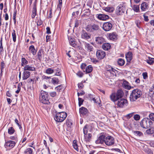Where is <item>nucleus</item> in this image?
Returning a JSON list of instances; mask_svg holds the SVG:
<instances>
[{"instance_id": "nucleus-41", "label": "nucleus", "mask_w": 154, "mask_h": 154, "mask_svg": "<svg viewBox=\"0 0 154 154\" xmlns=\"http://www.w3.org/2000/svg\"><path fill=\"white\" fill-rule=\"evenodd\" d=\"M104 10L107 12L110 13L114 11V9L112 7H107L105 8Z\"/></svg>"}, {"instance_id": "nucleus-52", "label": "nucleus", "mask_w": 154, "mask_h": 154, "mask_svg": "<svg viewBox=\"0 0 154 154\" xmlns=\"http://www.w3.org/2000/svg\"><path fill=\"white\" fill-rule=\"evenodd\" d=\"M50 94L51 97H54L56 96L57 95V93L56 92L53 91L51 92L50 93Z\"/></svg>"}, {"instance_id": "nucleus-24", "label": "nucleus", "mask_w": 154, "mask_h": 154, "mask_svg": "<svg viewBox=\"0 0 154 154\" xmlns=\"http://www.w3.org/2000/svg\"><path fill=\"white\" fill-rule=\"evenodd\" d=\"M30 73L28 71H25L23 72V80L26 79L30 76Z\"/></svg>"}, {"instance_id": "nucleus-48", "label": "nucleus", "mask_w": 154, "mask_h": 154, "mask_svg": "<svg viewBox=\"0 0 154 154\" xmlns=\"http://www.w3.org/2000/svg\"><path fill=\"white\" fill-rule=\"evenodd\" d=\"M88 98H89L91 100H93L94 102L95 103H97V102H96V100L93 97V96L91 94H89L88 96Z\"/></svg>"}, {"instance_id": "nucleus-61", "label": "nucleus", "mask_w": 154, "mask_h": 154, "mask_svg": "<svg viewBox=\"0 0 154 154\" xmlns=\"http://www.w3.org/2000/svg\"><path fill=\"white\" fill-rule=\"evenodd\" d=\"M84 85L81 82L80 83H79L78 84V87L79 88H83Z\"/></svg>"}, {"instance_id": "nucleus-19", "label": "nucleus", "mask_w": 154, "mask_h": 154, "mask_svg": "<svg viewBox=\"0 0 154 154\" xmlns=\"http://www.w3.org/2000/svg\"><path fill=\"white\" fill-rule=\"evenodd\" d=\"M81 37L82 38L88 40L90 38L91 35L84 31L83 33L81 35Z\"/></svg>"}, {"instance_id": "nucleus-38", "label": "nucleus", "mask_w": 154, "mask_h": 154, "mask_svg": "<svg viewBox=\"0 0 154 154\" xmlns=\"http://www.w3.org/2000/svg\"><path fill=\"white\" fill-rule=\"evenodd\" d=\"M12 36L13 41L14 42H15L16 40V34L15 31L14 30H12Z\"/></svg>"}, {"instance_id": "nucleus-34", "label": "nucleus", "mask_w": 154, "mask_h": 154, "mask_svg": "<svg viewBox=\"0 0 154 154\" xmlns=\"http://www.w3.org/2000/svg\"><path fill=\"white\" fill-rule=\"evenodd\" d=\"M146 62L148 64L151 65L154 63V58L148 57V59L146 60Z\"/></svg>"}, {"instance_id": "nucleus-23", "label": "nucleus", "mask_w": 154, "mask_h": 154, "mask_svg": "<svg viewBox=\"0 0 154 154\" xmlns=\"http://www.w3.org/2000/svg\"><path fill=\"white\" fill-rule=\"evenodd\" d=\"M68 39L70 45L75 48H77L78 46L75 43L74 39L73 38H69Z\"/></svg>"}, {"instance_id": "nucleus-36", "label": "nucleus", "mask_w": 154, "mask_h": 154, "mask_svg": "<svg viewBox=\"0 0 154 154\" xmlns=\"http://www.w3.org/2000/svg\"><path fill=\"white\" fill-rule=\"evenodd\" d=\"M125 62L124 60L120 58L118 60V63L119 65L120 66H123L125 64Z\"/></svg>"}, {"instance_id": "nucleus-54", "label": "nucleus", "mask_w": 154, "mask_h": 154, "mask_svg": "<svg viewBox=\"0 0 154 154\" xmlns=\"http://www.w3.org/2000/svg\"><path fill=\"white\" fill-rule=\"evenodd\" d=\"M143 78L144 79H146L148 77L147 74V72H143L142 74Z\"/></svg>"}, {"instance_id": "nucleus-59", "label": "nucleus", "mask_w": 154, "mask_h": 154, "mask_svg": "<svg viewBox=\"0 0 154 154\" xmlns=\"http://www.w3.org/2000/svg\"><path fill=\"white\" fill-rule=\"evenodd\" d=\"M91 60L92 61L95 63H98L99 62V61L97 60L96 59L94 58H92L91 59Z\"/></svg>"}, {"instance_id": "nucleus-62", "label": "nucleus", "mask_w": 154, "mask_h": 154, "mask_svg": "<svg viewBox=\"0 0 154 154\" xmlns=\"http://www.w3.org/2000/svg\"><path fill=\"white\" fill-rule=\"evenodd\" d=\"M140 22L139 20H137L136 21V23L137 25V27L138 28L140 27Z\"/></svg>"}, {"instance_id": "nucleus-47", "label": "nucleus", "mask_w": 154, "mask_h": 154, "mask_svg": "<svg viewBox=\"0 0 154 154\" xmlns=\"http://www.w3.org/2000/svg\"><path fill=\"white\" fill-rule=\"evenodd\" d=\"M134 119L136 121L139 120L140 119V116L139 115L135 114L134 116Z\"/></svg>"}, {"instance_id": "nucleus-31", "label": "nucleus", "mask_w": 154, "mask_h": 154, "mask_svg": "<svg viewBox=\"0 0 154 154\" xmlns=\"http://www.w3.org/2000/svg\"><path fill=\"white\" fill-rule=\"evenodd\" d=\"M72 146H73V148L75 150H76L77 151H79V149L78 148V146L77 145V141L76 140H74L73 141Z\"/></svg>"}, {"instance_id": "nucleus-53", "label": "nucleus", "mask_w": 154, "mask_h": 154, "mask_svg": "<svg viewBox=\"0 0 154 154\" xmlns=\"http://www.w3.org/2000/svg\"><path fill=\"white\" fill-rule=\"evenodd\" d=\"M15 122L17 125L18 126V127H19V128L20 129L21 128H22V127H21V125L18 123V120L17 119H15Z\"/></svg>"}, {"instance_id": "nucleus-29", "label": "nucleus", "mask_w": 154, "mask_h": 154, "mask_svg": "<svg viewBox=\"0 0 154 154\" xmlns=\"http://www.w3.org/2000/svg\"><path fill=\"white\" fill-rule=\"evenodd\" d=\"M90 129L91 130V129L88 125H86L83 128V133L84 134H86L88 132V130Z\"/></svg>"}, {"instance_id": "nucleus-30", "label": "nucleus", "mask_w": 154, "mask_h": 154, "mask_svg": "<svg viewBox=\"0 0 154 154\" xmlns=\"http://www.w3.org/2000/svg\"><path fill=\"white\" fill-rule=\"evenodd\" d=\"M93 69V67L92 66L89 65L86 68L85 71L87 73H89L91 72Z\"/></svg>"}, {"instance_id": "nucleus-27", "label": "nucleus", "mask_w": 154, "mask_h": 154, "mask_svg": "<svg viewBox=\"0 0 154 154\" xmlns=\"http://www.w3.org/2000/svg\"><path fill=\"white\" fill-rule=\"evenodd\" d=\"M37 14V8L36 6H33L32 10V13L31 17L32 18H34L35 17Z\"/></svg>"}, {"instance_id": "nucleus-16", "label": "nucleus", "mask_w": 154, "mask_h": 154, "mask_svg": "<svg viewBox=\"0 0 154 154\" xmlns=\"http://www.w3.org/2000/svg\"><path fill=\"white\" fill-rule=\"evenodd\" d=\"M97 17L100 20H105L109 18L108 15L104 14H99L96 15Z\"/></svg>"}, {"instance_id": "nucleus-25", "label": "nucleus", "mask_w": 154, "mask_h": 154, "mask_svg": "<svg viewBox=\"0 0 154 154\" xmlns=\"http://www.w3.org/2000/svg\"><path fill=\"white\" fill-rule=\"evenodd\" d=\"M103 49L105 50H108L111 48V45L109 43H104L102 45Z\"/></svg>"}, {"instance_id": "nucleus-8", "label": "nucleus", "mask_w": 154, "mask_h": 154, "mask_svg": "<svg viewBox=\"0 0 154 154\" xmlns=\"http://www.w3.org/2000/svg\"><path fill=\"white\" fill-rule=\"evenodd\" d=\"M106 133H102L100 134L98 138L95 141V143L97 144H103L105 143V138L106 137Z\"/></svg>"}, {"instance_id": "nucleus-4", "label": "nucleus", "mask_w": 154, "mask_h": 154, "mask_svg": "<svg viewBox=\"0 0 154 154\" xmlns=\"http://www.w3.org/2000/svg\"><path fill=\"white\" fill-rule=\"evenodd\" d=\"M67 113L64 112H56L54 117L55 121L58 122H63L67 117Z\"/></svg>"}, {"instance_id": "nucleus-15", "label": "nucleus", "mask_w": 154, "mask_h": 154, "mask_svg": "<svg viewBox=\"0 0 154 154\" xmlns=\"http://www.w3.org/2000/svg\"><path fill=\"white\" fill-rule=\"evenodd\" d=\"M16 144V142L14 141L9 140L6 142L5 144V146L6 148L9 147L10 148H12L14 147Z\"/></svg>"}, {"instance_id": "nucleus-64", "label": "nucleus", "mask_w": 154, "mask_h": 154, "mask_svg": "<svg viewBox=\"0 0 154 154\" xmlns=\"http://www.w3.org/2000/svg\"><path fill=\"white\" fill-rule=\"evenodd\" d=\"M86 66L85 64V63H82L81 65V68L82 69H85V67Z\"/></svg>"}, {"instance_id": "nucleus-60", "label": "nucleus", "mask_w": 154, "mask_h": 154, "mask_svg": "<svg viewBox=\"0 0 154 154\" xmlns=\"http://www.w3.org/2000/svg\"><path fill=\"white\" fill-rule=\"evenodd\" d=\"M79 21L78 20H76L75 21V27H77L79 25Z\"/></svg>"}, {"instance_id": "nucleus-1", "label": "nucleus", "mask_w": 154, "mask_h": 154, "mask_svg": "<svg viewBox=\"0 0 154 154\" xmlns=\"http://www.w3.org/2000/svg\"><path fill=\"white\" fill-rule=\"evenodd\" d=\"M124 93L122 90L119 89L117 90L116 93H112L110 96V98L112 101L115 102L122 97Z\"/></svg>"}, {"instance_id": "nucleus-44", "label": "nucleus", "mask_w": 154, "mask_h": 154, "mask_svg": "<svg viewBox=\"0 0 154 154\" xmlns=\"http://www.w3.org/2000/svg\"><path fill=\"white\" fill-rule=\"evenodd\" d=\"M54 72V70L51 68H48L46 70V73L47 74H51Z\"/></svg>"}, {"instance_id": "nucleus-11", "label": "nucleus", "mask_w": 154, "mask_h": 154, "mask_svg": "<svg viewBox=\"0 0 154 154\" xmlns=\"http://www.w3.org/2000/svg\"><path fill=\"white\" fill-rule=\"evenodd\" d=\"M112 24L109 22H106L103 24V29L106 32L111 30L112 27Z\"/></svg>"}, {"instance_id": "nucleus-20", "label": "nucleus", "mask_w": 154, "mask_h": 154, "mask_svg": "<svg viewBox=\"0 0 154 154\" xmlns=\"http://www.w3.org/2000/svg\"><path fill=\"white\" fill-rule=\"evenodd\" d=\"M148 4L146 2L142 3L141 5V9L143 11H145L146 9H148Z\"/></svg>"}, {"instance_id": "nucleus-45", "label": "nucleus", "mask_w": 154, "mask_h": 154, "mask_svg": "<svg viewBox=\"0 0 154 154\" xmlns=\"http://www.w3.org/2000/svg\"><path fill=\"white\" fill-rule=\"evenodd\" d=\"M132 8L134 11L136 12H138L139 11V7L137 5H134Z\"/></svg>"}, {"instance_id": "nucleus-12", "label": "nucleus", "mask_w": 154, "mask_h": 154, "mask_svg": "<svg viewBox=\"0 0 154 154\" xmlns=\"http://www.w3.org/2000/svg\"><path fill=\"white\" fill-rule=\"evenodd\" d=\"M106 55L105 52L101 50H98L96 52V55L97 57L100 60L103 59Z\"/></svg>"}, {"instance_id": "nucleus-37", "label": "nucleus", "mask_w": 154, "mask_h": 154, "mask_svg": "<svg viewBox=\"0 0 154 154\" xmlns=\"http://www.w3.org/2000/svg\"><path fill=\"white\" fill-rule=\"evenodd\" d=\"M51 82L54 84H57L59 82V80L57 78L54 77L52 79Z\"/></svg>"}, {"instance_id": "nucleus-14", "label": "nucleus", "mask_w": 154, "mask_h": 154, "mask_svg": "<svg viewBox=\"0 0 154 154\" xmlns=\"http://www.w3.org/2000/svg\"><path fill=\"white\" fill-rule=\"evenodd\" d=\"M44 51L42 49H40L37 52L36 56L37 59L41 61L44 57Z\"/></svg>"}, {"instance_id": "nucleus-22", "label": "nucleus", "mask_w": 154, "mask_h": 154, "mask_svg": "<svg viewBox=\"0 0 154 154\" xmlns=\"http://www.w3.org/2000/svg\"><path fill=\"white\" fill-rule=\"evenodd\" d=\"M23 69L24 71L29 70L31 71H35V69L34 67L28 65H26L24 66Z\"/></svg>"}, {"instance_id": "nucleus-7", "label": "nucleus", "mask_w": 154, "mask_h": 154, "mask_svg": "<svg viewBox=\"0 0 154 154\" xmlns=\"http://www.w3.org/2000/svg\"><path fill=\"white\" fill-rule=\"evenodd\" d=\"M125 12L127 13L125 6L123 4H120L117 7L116 9V14L117 15H123Z\"/></svg>"}, {"instance_id": "nucleus-51", "label": "nucleus", "mask_w": 154, "mask_h": 154, "mask_svg": "<svg viewBox=\"0 0 154 154\" xmlns=\"http://www.w3.org/2000/svg\"><path fill=\"white\" fill-rule=\"evenodd\" d=\"M60 69L57 68L56 69V72L55 74V75L59 76L61 75V73L60 72Z\"/></svg>"}, {"instance_id": "nucleus-50", "label": "nucleus", "mask_w": 154, "mask_h": 154, "mask_svg": "<svg viewBox=\"0 0 154 154\" xmlns=\"http://www.w3.org/2000/svg\"><path fill=\"white\" fill-rule=\"evenodd\" d=\"M149 117L150 119H151L152 120L154 121V113H151L149 115Z\"/></svg>"}, {"instance_id": "nucleus-39", "label": "nucleus", "mask_w": 154, "mask_h": 154, "mask_svg": "<svg viewBox=\"0 0 154 154\" xmlns=\"http://www.w3.org/2000/svg\"><path fill=\"white\" fill-rule=\"evenodd\" d=\"M59 4L57 5V10L60 11L62 5V0H58Z\"/></svg>"}, {"instance_id": "nucleus-18", "label": "nucleus", "mask_w": 154, "mask_h": 154, "mask_svg": "<svg viewBox=\"0 0 154 154\" xmlns=\"http://www.w3.org/2000/svg\"><path fill=\"white\" fill-rule=\"evenodd\" d=\"M85 48V50L88 51L90 52L92 51L93 50L94 48L93 46L89 43L85 42L84 44Z\"/></svg>"}, {"instance_id": "nucleus-35", "label": "nucleus", "mask_w": 154, "mask_h": 154, "mask_svg": "<svg viewBox=\"0 0 154 154\" xmlns=\"http://www.w3.org/2000/svg\"><path fill=\"white\" fill-rule=\"evenodd\" d=\"M21 66H23L24 65H26L28 63V61L24 58H22L21 59Z\"/></svg>"}, {"instance_id": "nucleus-5", "label": "nucleus", "mask_w": 154, "mask_h": 154, "mask_svg": "<svg viewBox=\"0 0 154 154\" xmlns=\"http://www.w3.org/2000/svg\"><path fill=\"white\" fill-rule=\"evenodd\" d=\"M152 124V122L148 118H144L140 122L141 126L144 128H149Z\"/></svg>"}, {"instance_id": "nucleus-2", "label": "nucleus", "mask_w": 154, "mask_h": 154, "mask_svg": "<svg viewBox=\"0 0 154 154\" xmlns=\"http://www.w3.org/2000/svg\"><path fill=\"white\" fill-rule=\"evenodd\" d=\"M39 99L40 102L43 104H48L50 103L48 93L46 91L43 90L41 91Z\"/></svg>"}, {"instance_id": "nucleus-26", "label": "nucleus", "mask_w": 154, "mask_h": 154, "mask_svg": "<svg viewBox=\"0 0 154 154\" xmlns=\"http://www.w3.org/2000/svg\"><path fill=\"white\" fill-rule=\"evenodd\" d=\"M29 50L33 55H35L36 54L37 50L35 49L33 45H32L30 46L29 47Z\"/></svg>"}, {"instance_id": "nucleus-3", "label": "nucleus", "mask_w": 154, "mask_h": 154, "mask_svg": "<svg viewBox=\"0 0 154 154\" xmlns=\"http://www.w3.org/2000/svg\"><path fill=\"white\" fill-rule=\"evenodd\" d=\"M142 95L141 91L138 89L133 90L131 93L130 97L131 101H136L138 98H139Z\"/></svg>"}, {"instance_id": "nucleus-63", "label": "nucleus", "mask_w": 154, "mask_h": 154, "mask_svg": "<svg viewBox=\"0 0 154 154\" xmlns=\"http://www.w3.org/2000/svg\"><path fill=\"white\" fill-rule=\"evenodd\" d=\"M46 32L48 34H50L51 33V31H50V29L49 27H48L46 28Z\"/></svg>"}, {"instance_id": "nucleus-42", "label": "nucleus", "mask_w": 154, "mask_h": 154, "mask_svg": "<svg viewBox=\"0 0 154 154\" xmlns=\"http://www.w3.org/2000/svg\"><path fill=\"white\" fill-rule=\"evenodd\" d=\"M15 130L12 127H10L8 129V133L9 134H11L14 133Z\"/></svg>"}, {"instance_id": "nucleus-56", "label": "nucleus", "mask_w": 154, "mask_h": 154, "mask_svg": "<svg viewBox=\"0 0 154 154\" xmlns=\"http://www.w3.org/2000/svg\"><path fill=\"white\" fill-rule=\"evenodd\" d=\"M143 17H144V21L146 22L148 21L149 19L148 18V17L147 16H146L145 15V14H143Z\"/></svg>"}, {"instance_id": "nucleus-13", "label": "nucleus", "mask_w": 154, "mask_h": 154, "mask_svg": "<svg viewBox=\"0 0 154 154\" xmlns=\"http://www.w3.org/2000/svg\"><path fill=\"white\" fill-rule=\"evenodd\" d=\"M79 113L80 115H82L84 117L88 116L89 112L88 110L85 107H82L79 108Z\"/></svg>"}, {"instance_id": "nucleus-28", "label": "nucleus", "mask_w": 154, "mask_h": 154, "mask_svg": "<svg viewBox=\"0 0 154 154\" xmlns=\"http://www.w3.org/2000/svg\"><path fill=\"white\" fill-rule=\"evenodd\" d=\"M117 35L115 32L109 33V38L111 40H114L116 39Z\"/></svg>"}, {"instance_id": "nucleus-40", "label": "nucleus", "mask_w": 154, "mask_h": 154, "mask_svg": "<svg viewBox=\"0 0 154 154\" xmlns=\"http://www.w3.org/2000/svg\"><path fill=\"white\" fill-rule=\"evenodd\" d=\"M32 150L30 148H28L26 149L24 152L25 154H32Z\"/></svg>"}, {"instance_id": "nucleus-6", "label": "nucleus", "mask_w": 154, "mask_h": 154, "mask_svg": "<svg viewBox=\"0 0 154 154\" xmlns=\"http://www.w3.org/2000/svg\"><path fill=\"white\" fill-rule=\"evenodd\" d=\"M100 29V27L99 23H91L88 25L86 27V29L87 31L91 32L98 30Z\"/></svg>"}, {"instance_id": "nucleus-33", "label": "nucleus", "mask_w": 154, "mask_h": 154, "mask_svg": "<svg viewBox=\"0 0 154 154\" xmlns=\"http://www.w3.org/2000/svg\"><path fill=\"white\" fill-rule=\"evenodd\" d=\"M146 133L148 134H153L154 133V128H151L147 130Z\"/></svg>"}, {"instance_id": "nucleus-43", "label": "nucleus", "mask_w": 154, "mask_h": 154, "mask_svg": "<svg viewBox=\"0 0 154 154\" xmlns=\"http://www.w3.org/2000/svg\"><path fill=\"white\" fill-rule=\"evenodd\" d=\"M133 133L136 135L139 136H141L143 135V134L142 132L139 131H133Z\"/></svg>"}, {"instance_id": "nucleus-10", "label": "nucleus", "mask_w": 154, "mask_h": 154, "mask_svg": "<svg viewBox=\"0 0 154 154\" xmlns=\"http://www.w3.org/2000/svg\"><path fill=\"white\" fill-rule=\"evenodd\" d=\"M117 103H116L118 107L123 108L125 106L127 105L128 101L127 100L123 98H121L117 101Z\"/></svg>"}, {"instance_id": "nucleus-32", "label": "nucleus", "mask_w": 154, "mask_h": 154, "mask_svg": "<svg viewBox=\"0 0 154 154\" xmlns=\"http://www.w3.org/2000/svg\"><path fill=\"white\" fill-rule=\"evenodd\" d=\"M85 137L86 139V140L88 141H90L92 137V135L90 133H89L88 134H84Z\"/></svg>"}, {"instance_id": "nucleus-58", "label": "nucleus", "mask_w": 154, "mask_h": 154, "mask_svg": "<svg viewBox=\"0 0 154 154\" xmlns=\"http://www.w3.org/2000/svg\"><path fill=\"white\" fill-rule=\"evenodd\" d=\"M10 139L11 140L16 141L17 140V137L16 136H11L10 137Z\"/></svg>"}, {"instance_id": "nucleus-9", "label": "nucleus", "mask_w": 154, "mask_h": 154, "mask_svg": "<svg viewBox=\"0 0 154 154\" xmlns=\"http://www.w3.org/2000/svg\"><path fill=\"white\" fill-rule=\"evenodd\" d=\"M105 141V144L108 146H111L114 144L115 140L114 138L111 136H108L106 137Z\"/></svg>"}, {"instance_id": "nucleus-21", "label": "nucleus", "mask_w": 154, "mask_h": 154, "mask_svg": "<svg viewBox=\"0 0 154 154\" xmlns=\"http://www.w3.org/2000/svg\"><path fill=\"white\" fill-rule=\"evenodd\" d=\"M122 86L124 88L128 90H130L131 88V86L129 83L126 80L123 81Z\"/></svg>"}, {"instance_id": "nucleus-55", "label": "nucleus", "mask_w": 154, "mask_h": 154, "mask_svg": "<svg viewBox=\"0 0 154 154\" xmlns=\"http://www.w3.org/2000/svg\"><path fill=\"white\" fill-rule=\"evenodd\" d=\"M62 85H60L55 88V89L56 90L59 91H60V90H61L62 88Z\"/></svg>"}, {"instance_id": "nucleus-46", "label": "nucleus", "mask_w": 154, "mask_h": 154, "mask_svg": "<svg viewBox=\"0 0 154 154\" xmlns=\"http://www.w3.org/2000/svg\"><path fill=\"white\" fill-rule=\"evenodd\" d=\"M134 112H133L128 114L125 116V117L128 119H130L134 115Z\"/></svg>"}, {"instance_id": "nucleus-49", "label": "nucleus", "mask_w": 154, "mask_h": 154, "mask_svg": "<svg viewBox=\"0 0 154 154\" xmlns=\"http://www.w3.org/2000/svg\"><path fill=\"white\" fill-rule=\"evenodd\" d=\"M0 66H1V70H3V69H4V68L5 67V63H4V61H3L1 62V64H0Z\"/></svg>"}, {"instance_id": "nucleus-17", "label": "nucleus", "mask_w": 154, "mask_h": 154, "mask_svg": "<svg viewBox=\"0 0 154 154\" xmlns=\"http://www.w3.org/2000/svg\"><path fill=\"white\" fill-rule=\"evenodd\" d=\"M95 41L98 45L103 44L105 42V39L102 37H97L95 38Z\"/></svg>"}, {"instance_id": "nucleus-57", "label": "nucleus", "mask_w": 154, "mask_h": 154, "mask_svg": "<svg viewBox=\"0 0 154 154\" xmlns=\"http://www.w3.org/2000/svg\"><path fill=\"white\" fill-rule=\"evenodd\" d=\"M76 75L79 77H81L83 76V74L81 72H79L76 73Z\"/></svg>"}]
</instances>
